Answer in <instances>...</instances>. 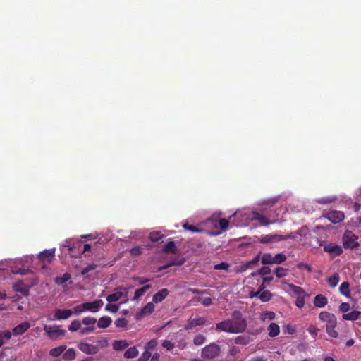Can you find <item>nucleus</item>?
<instances>
[{
    "label": "nucleus",
    "instance_id": "nucleus-36",
    "mask_svg": "<svg viewBox=\"0 0 361 361\" xmlns=\"http://www.w3.org/2000/svg\"><path fill=\"white\" fill-rule=\"evenodd\" d=\"M328 283H329V286L331 288H334L336 287L338 282H339V275L338 274L336 273L334 274V275H332L331 276H330L328 280Z\"/></svg>",
    "mask_w": 361,
    "mask_h": 361
},
{
    "label": "nucleus",
    "instance_id": "nucleus-37",
    "mask_svg": "<svg viewBox=\"0 0 361 361\" xmlns=\"http://www.w3.org/2000/svg\"><path fill=\"white\" fill-rule=\"evenodd\" d=\"M97 322V321L96 318L91 317H84L81 321L82 324L87 326H94V324H96Z\"/></svg>",
    "mask_w": 361,
    "mask_h": 361
},
{
    "label": "nucleus",
    "instance_id": "nucleus-58",
    "mask_svg": "<svg viewBox=\"0 0 361 361\" xmlns=\"http://www.w3.org/2000/svg\"><path fill=\"white\" fill-rule=\"evenodd\" d=\"M152 353L149 350H145L139 357L138 361H147L150 358Z\"/></svg>",
    "mask_w": 361,
    "mask_h": 361
},
{
    "label": "nucleus",
    "instance_id": "nucleus-60",
    "mask_svg": "<svg viewBox=\"0 0 361 361\" xmlns=\"http://www.w3.org/2000/svg\"><path fill=\"white\" fill-rule=\"evenodd\" d=\"M350 309V305L348 302H342L339 307V310L341 312L345 314Z\"/></svg>",
    "mask_w": 361,
    "mask_h": 361
},
{
    "label": "nucleus",
    "instance_id": "nucleus-10",
    "mask_svg": "<svg viewBox=\"0 0 361 361\" xmlns=\"http://www.w3.org/2000/svg\"><path fill=\"white\" fill-rule=\"evenodd\" d=\"M104 302L100 300H95L93 302H87L83 303V308L85 311H90L92 312H98L103 306Z\"/></svg>",
    "mask_w": 361,
    "mask_h": 361
},
{
    "label": "nucleus",
    "instance_id": "nucleus-53",
    "mask_svg": "<svg viewBox=\"0 0 361 361\" xmlns=\"http://www.w3.org/2000/svg\"><path fill=\"white\" fill-rule=\"evenodd\" d=\"M162 346L166 348L167 350H171L174 348L175 345L173 342L169 340H164L162 342Z\"/></svg>",
    "mask_w": 361,
    "mask_h": 361
},
{
    "label": "nucleus",
    "instance_id": "nucleus-23",
    "mask_svg": "<svg viewBox=\"0 0 361 361\" xmlns=\"http://www.w3.org/2000/svg\"><path fill=\"white\" fill-rule=\"evenodd\" d=\"M13 288L16 292L20 293L24 295H27L29 294L28 288L26 286H25L21 282L15 283L13 286Z\"/></svg>",
    "mask_w": 361,
    "mask_h": 361
},
{
    "label": "nucleus",
    "instance_id": "nucleus-7",
    "mask_svg": "<svg viewBox=\"0 0 361 361\" xmlns=\"http://www.w3.org/2000/svg\"><path fill=\"white\" fill-rule=\"evenodd\" d=\"M252 221H257L260 226H267L278 221L277 219L271 221L267 216L259 212L254 211L252 212Z\"/></svg>",
    "mask_w": 361,
    "mask_h": 361
},
{
    "label": "nucleus",
    "instance_id": "nucleus-51",
    "mask_svg": "<svg viewBox=\"0 0 361 361\" xmlns=\"http://www.w3.org/2000/svg\"><path fill=\"white\" fill-rule=\"evenodd\" d=\"M337 325V319L335 315H334L331 319H330L327 322H326V329L336 327Z\"/></svg>",
    "mask_w": 361,
    "mask_h": 361
},
{
    "label": "nucleus",
    "instance_id": "nucleus-29",
    "mask_svg": "<svg viewBox=\"0 0 361 361\" xmlns=\"http://www.w3.org/2000/svg\"><path fill=\"white\" fill-rule=\"evenodd\" d=\"M138 355V350L135 346L129 348L125 353L124 357L126 358H134Z\"/></svg>",
    "mask_w": 361,
    "mask_h": 361
},
{
    "label": "nucleus",
    "instance_id": "nucleus-49",
    "mask_svg": "<svg viewBox=\"0 0 361 361\" xmlns=\"http://www.w3.org/2000/svg\"><path fill=\"white\" fill-rule=\"evenodd\" d=\"M97 264H94V263H93V264H90V265H88V266H87V267H84V268L82 269V270L81 271V274H82V275H85V274H87L89 271L96 269H97Z\"/></svg>",
    "mask_w": 361,
    "mask_h": 361
},
{
    "label": "nucleus",
    "instance_id": "nucleus-45",
    "mask_svg": "<svg viewBox=\"0 0 361 361\" xmlns=\"http://www.w3.org/2000/svg\"><path fill=\"white\" fill-rule=\"evenodd\" d=\"M334 314L328 312L323 311L320 312L319 318L322 322H327Z\"/></svg>",
    "mask_w": 361,
    "mask_h": 361
},
{
    "label": "nucleus",
    "instance_id": "nucleus-3",
    "mask_svg": "<svg viewBox=\"0 0 361 361\" xmlns=\"http://www.w3.org/2000/svg\"><path fill=\"white\" fill-rule=\"evenodd\" d=\"M357 236L350 231H346L343 236V245L345 249H355L360 246Z\"/></svg>",
    "mask_w": 361,
    "mask_h": 361
},
{
    "label": "nucleus",
    "instance_id": "nucleus-20",
    "mask_svg": "<svg viewBox=\"0 0 361 361\" xmlns=\"http://www.w3.org/2000/svg\"><path fill=\"white\" fill-rule=\"evenodd\" d=\"M76 357V353L74 348H68L63 353L62 358L65 361H72Z\"/></svg>",
    "mask_w": 361,
    "mask_h": 361
},
{
    "label": "nucleus",
    "instance_id": "nucleus-40",
    "mask_svg": "<svg viewBox=\"0 0 361 361\" xmlns=\"http://www.w3.org/2000/svg\"><path fill=\"white\" fill-rule=\"evenodd\" d=\"M250 342V338L245 336H239L235 338V343L238 345H247Z\"/></svg>",
    "mask_w": 361,
    "mask_h": 361
},
{
    "label": "nucleus",
    "instance_id": "nucleus-2",
    "mask_svg": "<svg viewBox=\"0 0 361 361\" xmlns=\"http://www.w3.org/2000/svg\"><path fill=\"white\" fill-rule=\"evenodd\" d=\"M220 353V346L215 343H211L202 349L201 357L204 359L211 360L219 356Z\"/></svg>",
    "mask_w": 361,
    "mask_h": 361
},
{
    "label": "nucleus",
    "instance_id": "nucleus-14",
    "mask_svg": "<svg viewBox=\"0 0 361 361\" xmlns=\"http://www.w3.org/2000/svg\"><path fill=\"white\" fill-rule=\"evenodd\" d=\"M324 250L325 252L332 254L334 256H339L343 252V249L341 246L333 243L326 244L324 246Z\"/></svg>",
    "mask_w": 361,
    "mask_h": 361
},
{
    "label": "nucleus",
    "instance_id": "nucleus-12",
    "mask_svg": "<svg viewBox=\"0 0 361 361\" xmlns=\"http://www.w3.org/2000/svg\"><path fill=\"white\" fill-rule=\"evenodd\" d=\"M31 326V324L28 322H22L17 326H16L13 329V334L15 336L23 335L25 332H26L29 328Z\"/></svg>",
    "mask_w": 361,
    "mask_h": 361
},
{
    "label": "nucleus",
    "instance_id": "nucleus-25",
    "mask_svg": "<svg viewBox=\"0 0 361 361\" xmlns=\"http://www.w3.org/2000/svg\"><path fill=\"white\" fill-rule=\"evenodd\" d=\"M123 295V292L117 290L114 293L109 295L106 297V300L109 302H114L118 301Z\"/></svg>",
    "mask_w": 361,
    "mask_h": 361
},
{
    "label": "nucleus",
    "instance_id": "nucleus-30",
    "mask_svg": "<svg viewBox=\"0 0 361 361\" xmlns=\"http://www.w3.org/2000/svg\"><path fill=\"white\" fill-rule=\"evenodd\" d=\"M151 287H152V286H151L150 284H147V285H145L144 286H142V288L137 289V290L135 291V293H134V299H135V300L138 299L140 297H141L142 295H144V293H145L148 289H149Z\"/></svg>",
    "mask_w": 361,
    "mask_h": 361
},
{
    "label": "nucleus",
    "instance_id": "nucleus-47",
    "mask_svg": "<svg viewBox=\"0 0 361 361\" xmlns=\"http://www.w3.org/2000/svg\"><path fill=\"white\" fill-rule=\"evenodd\" d=\"M114 324L118 328H125L128 324V321L125 318H118Z\"/></svg>",
    "mask_w": 361,
    "mask_h": 361
},
{
    "label": "nucleus",
    "instance_id": "nucleus-15",
    "mask_svg": "<svg viewBox=\"0 0 361 361\" xmlns=\"http://www.w3.org/2000/svg\"><path fill=\"white\" fill-rule=\"evenodd\" d=\"M73 314L72 310H61L57 309L55 311L54 318L55 319L61 320V319H66L69 318Z\"/></svg>",
    "mask_w": 361,
    "mask_h": 361
},
{
    "label": "nucleus",
    "instance_id": "nucleus-48",
    "mask_svg": "<svg viewBox=\"0 0 361 361\" xmlns=\"http://www.w3.org/2000/svg\"><path fill=\"white\" fill-rule=\"evenodd\" d=\"M215 270H226L228 271L229 269V264L227 262H221L219 264H215L214 267Z\"/></svg>",
    "mask_w": 361,
    "mask_h": 361
},
{
    "label": "nucleus",
    "instance_id": "nucleus-19",
    "mask_svg": "<svg viewBox=\"0 0 361 361\" xmlns=\"http://www.w3.org/2000/svg\"><path fill=\"white\" fill-rule=\"evenodd\" d=\"M112 322V319L109 316H103L97 322V326L101 329L109 327Z\"/></svg>",
    "mask_w": 361,
    "mask_h": 361
},
{
    "label": "nucleus",
    "instance_id": "nucleus-24",
    "mask_svg": "<svg viewBox=\"0 0 361 361\" xmlns=\"http://www.w3.org/2000/svg\"><path fill=\"white\" fill-rule=\"evenodd\" d=\"M162 250L165 253H176L177 251L176 243L173 241H169L164 246Z\"/></svg>",
    "mask_w": 361,
    "mask_h": 361
},
{
    "label": "nucleus",
    "instance_id": "nucleus-33",
    "mask_svg": "<svg viewBox=\"0 0 361 361\" xmlns=\"http://www.w3.org/2000/svg\"><path fill=\"white\" fill-rule=\"evenodd\" d=\"M154 305H153V303L152 302H148L141 310L140 315L141 316H144V315H146V314H151L154 311Z\"/></svg>",
    "mask_w": 361,
    "mask_h": 361
},
{
    "label": "nucleus",
    "instance_id": "nucleus-16",
    "mask_svg": "<svg viewBox=\"0 0 361 361\" xmlns=\"http://www.w3.org/2000/svg\"><path fill=\"white\" fill-rule=\"evenodd\" d=\"M264 286L263 284L260 286V289L255 292V295H259V298L262 302H268L271 299V293L269 290H263Z\"/></svg>",
    "mask_w": 361,
    "mask_h": 361
},
{
    "label": "nucleus",
    "instance_id": "nucleus-55",
    "mask_svg": "<svg viewBox=\"0 0 361 361\" xmlns=\"http://www.w3.org/2000/svg\"><path fill=\"white\" fill-rule=\"evenodd\" d=\"M157 345V341L154 339L150 340L149 342L147 343L145 345V349L147 350L154 349Z\"/></svg>",
    "mask_w": 361,
    "mask_h": 361
},
{
    "label": "nucleus",
    "instance_id": "nucleus-21",
    "mask_svg": "<svg viewBox=\"0 0 361 361\" xmlns=\"http://www.w3.org/2000/svg\"><path fill=\"white\" fill-rule=\"evenodd\" d=\"M267 330L269 331V336L270 337H275L278 336L280 333L279 326L274 322H272L269 325Z\"/></svg>",
    "mask_w": 361,
    "mask_h": 361
},
{
    "label": "nucleus",
    "instance_id": "nucleus-18",
    "mask_svg": "<svg viewBox=\"0 0 361 361\" xmlns=\"http://www.w3.org/2000/svg\"><path fill=\"white\" fill-rule=\"evenodd\" d=\"M328 302L326 297L322 294H318L314 300V305L319 308L324 307Z\"/></svg>",
    "mask_w": 361,
    "mask_h": 361
},
{
    "label": "nucleus",
    "instance_id": "nucleus-46",
    "mask_svg": "<svg viewBox=\"0 0 361 361\" xmlns=\"http://www.w3.org/2000/svg\"><path fill=\"white\" fill-rule=\"evenodd\" d=\"M118 310H119V305H116V304L109 303L105 307V310L112 312V313L117 312L118 311Z\"/></svg>",
    "mask_w": 361,
    "mask_h": 361
},
{
    "label": "nucleus",
    "instance_id": "nucleus-22",
    "mask_svg": "<svg viewBox=\"0 0 361 361\" xmlns=\"http://www.w3.org/2000/svg\"><path fill=\"white\" fill-rule=\"evenodd\" d=\"M361 314V312L353 310L349 313L343 314L342 317L344 320L355 321Z\"/></svg>",
    "mask_w": 361,
    "mask_h": 361
},
{
    "label": "nucleus",
    "instance_id": "nucleus-8",
    "mask_svg": "<svg viewBox=\"0 0 361 361\" xmlns=\"http://www.w3.org/2000/svg\"><path fill=\"white\" fill-rule=\"evenodd\" d=\"M55 252V248L45 250L39 254L38 259L42 263H51L54 259Z\"/></svg>",
    "mask_w": 361,
    "mask_h": 361
},
{
    "label": "nucleus",
    "instance_id": "nucleus-11",
    "mask_svg": "<svg viewBox=\"0 0 361 361\" xmlns=\"http://www.w3.org/2000/svg\"><path fill=\"white\" fill-rule=\"evenodd\" d=\"M206 323V319L204 317H199L194 319H190L188 320L185 325V329L189 330L197 326H201Z\"/></svg>",
    "mask_w": 361,
    "mask_h": 361
},
{
    "label": "nucleus",
    "instance_id": "nucleus-32",
    "mask_svg": "<svg viewBox=\"0 0 361 361\" xmlns=\"http://www.w3.org/2000/svg\"><path fill=\"white\" fill-rule=\"evenodd\" d=\"M71 276L69 273H64L61 276H57L55 279V282L58 285H62L69 281Z\"/></svg>",
    "mask_w": 361,
    "mask_h": 361
},
{
    "label": "nucleus",
    "instance_id": "nucleus-39",
    "mask_svg": "<svg viewBox=\"0 0 361 361\" xmlns=\"http://www.w3.org/2000/svg\"><path fill=\"white\" fill-rule=\"evenodd\" d=\"M205 341H206V337L200 334L195 336V337L193 338V343L195 345H198V346L203 345L205 343Z\"/></svg>",
    "mask_w": 361,
    "mask_h": 361
},
{
    "label": "nucleus",
    "instance_id": "nucleus-57",
    "mask_svg": "<svg viewBox=\"0 0 361 361\" xmlns=\"http://www.w3.org/2000/svg\"><path fill=\"white\" fill-rule=\"evenodd\" d=\"M305 296H300L296 298L295 305L300 309L302 308L305 305Z\"/></svg>",
    "mask_w": 361,
    "mask_h": 361
},
{
    "label": "nucleus",
    "instance_id": "nucleus-17",
    "mask_svg": "<svg viewBox=\"0 0 361 361\" xmlns=\"http://www.w3.org/2000/svg\"><path fill=\"white\" fill-rule=\"evenodd\" d=\"M169 293V291L167 288H162L154 295L152 298L153 302L159 303L162 302L168 296Z\"/></svg>",
    "mask_w": 361,
    "mask_h": 361
},
{
    "label": "nucleus",
    "instance_id": "nucleus-54",
    "mask_svg": "<svg viewBox=\"0 0 361 361\" xmlns=\"http://www.w3.org/2000/svg\"><path fill=\"white\" fill-rule=\"evenodd\" d=\"M219 224L221 230L226 231L229 225V221L226 219H221L219 221Z\"/></svg>",
    "mask_w": 361,
    "mask_h": 361
},
{
    "label": "nucleus",
    "instance_id": "nucleus-63",
    "mask_svg": "<svg viewBox=\"0 0 361 361\" xmlns=\"http://www.w3.org/2000/svg\"><path fill=\"white\" fill-rule=\"evenodd\" d=\"M259 259H260V255L259 254L252 260L248 262L246 264H245V268L247 269L252 265L257 264L258 263V262L259 261Z\"/></svg>",
    "mask_w": 361,
    "mask_h": 361
},
{
    "label": "nucleus",
    "instance_id": "nucleus-56",
    "mask_svg": "<svg viewBox=\"0 0 361 361\" xmlns=\"http://www.w3.org/2000/svg\"><path fill=\"white\" fill-rule=\"evenodd\" d=\"M307 331L314 338H317L319 332V329H317L314 326H310L309 328L307 329Z\"/></svg>",
    "mask_w": 361,
    "mask_h": 361
},
{
    "label": "nucleus",
    "instance_id": "nucleus-28",
    "mask_svg": "<svg viewBox=\"0 0 361 361\" xmlns=\"http://www.w3.org/2000/svg\"><path fill=\"white\" fill-rule=\"evenodd\" d=\"M66 345H60L50 350L49 355L53 357H59V355L63 354V353L66 350Z\"/></svg>",
    "mask_w": 361,
    "mask_h": 361
},
{
    "label": "nucleus",
    "instance_id": "nucleus-42",
    "mask_svg": "<svg viewBox=\"0 0 361 361\" xmlns=\"http://www.w3.org/2000/svg\"><path fill=\"white\" fill-rule=\"evenodd\" d=\"M275 313L271 311H265L261 314V319L264 321L266 319L273 320L275 319Z\"/></svg>",
    "mask_w": 361,
    "mask_h": 361
},
{
    "label": "nucleus",
    "instance_id": "nucleus-13",
    "mask_svg": "<svg viewBox=\"0 0 361 361\" xmlns=\"http://www.w3.org/2000/svg\"><path fill=\"white\" fill-rule=\"evenodd\" d=\"M327 219L334 224L339 223L344 219V214L341 211H331L326 215Z\"/></svg>",
    "mask_w": 361,
    "mask_h": 361
},
{
    "label": "nucleus",
    "instance_id": "nucleus-38",
    "mask_svg": "<svg viewBox=\"0 0 361 361\" xmlns=\"http://www.w3.org/2000/svg\"><path fill=\"white\" fill-rule=\"evenodd\" d=\"M82 322L78 320H73L68 326V330L71 332H75L81 329Z\"/></svg>",
    "mask_w": 361,
    "mask_h": 361
},
{
    "label": "nucleus",
    "instance_id": "nucleus-5",
    "mask_svg": "<svg viewBox=\"0 0 361 361\" xmlns=\"http://www.w3.org/2000/svg\"><path fill=\"white\" fill-rule=\"evenodd\" d=\"M44 330L51 339L56 338L59 336H65L66 334V331L65 329H61L59 326L44 325Z\"/></svg>",
    "mask_w": 361,
    "mask_h": 361
},
{
    "label": "nucleus",
    "instance_id": "nucleus-35",
    "mask_svg": "<svg viewBox=\"0 0 361 361\" xmlns=\"http://www.w3.org/2000/svg\"><path fill=\"white\" fill-rule=\"evenodd\" d=\"M263 264H273L274 256L271 253H264L261 258Z\"/></svg>",
    "mask_w": 361,
    "mask_h": 361
},
{
    "label": "nucleus",
    "instance_id": "nucleus-61",
    "mask_svg": "<svg viewBox=\"0 0 361 361\" xmlns=\"http://www.w3.org/2000/svg\"><path fill=\"white\" fill-rule=\"evenodd\" d=\"M130 252L133 256H137L142 254V248L140 246H136L130 250Z\"/></svg>",
    "mask_w": 361,
    "mask_h": 361
},
{
    "label": "nucleus",
    "instance_id": "nucleus-43",
    "mask_svg": "<svg viewBox=\"0 0 361 361\" xmlns=\"http://www.w3.org/2000/svg\"><path fill=\"white\" fill-rule=\"evenodd\" d=\"M183 227L185 229V230H188L192 233H200V232H202L203 231V229L202 228H200L195 226H193V225H190L188 224V223H185L183 224Z\"/></svg>",
    "mask_w": 361,
    "mask_h": 361
},
{
    "label": "nucleus",
    "instance_id": "nucleus-6",
    "mask_svg": "<svg viewBox=\"0 0 361 361\" xmlns=\"http://www.w3.org/2000/svg\"><path fill=\"white\" fill-rule=\"evenodd\" d=\"M78 348L82 353L90 355H94L99 352V346L83 341L78 343Z\"/></svg>",
    "mask_w": 361,
    "mask_h": 361
},
{
    "label": "nucleus",
    "instance_id": "nucleus-50",
    "mask_svg": "<svg viewBox=\"0 0 361 361\" xmlns=\"http://www.w3.org/2000/svg\"><path fill=\"white\" fill-rule=\"evenodd\" d=\"M279 200L278 197H273L270 199L265 200L262 202L263 205H267L271 207L274 205Z\"/></svg>",
    "mask_w": 361,
    "mask_h": 361
},
{
    "label": "nucleus",
    "instance_id": "nucleus-59",
    "mask_svg": "<svg viewBox=\"0 0 361 361\" xmlns=\"http://www.w3.org/2000/svg\"><path fill=\"white\" fill-rule=\"evenodd\" d=\"M334 329L335 327L326 328V331L330 337L337 338L338 333Z\"/></svg>",
    "mask_w": 361,
    "mask_h": 361
},
{
    "label": "nucleus",
    "instance_id": "nucleus-4",
    "mask_svg": "<svg viewBox=\"0 0 361 361\" xmlns=\"http://www.w3.org/2000/svg\"><path fill=\"white\" fill-rule=\"evenodd\" d=\"M293 233L288 235L269 234L262 235L259 240L261 243L266 244L269 243L279 242L281 240L293 238Z\"/></svg>",
    "mask_w": 361,
    "mask_h": 361
},
{
    "label": "nucleus",
    "instance_id": "nucleus-1",
    "mask_svg": "<svg viewBox=\"0 0 361 361\" xmlns=\"http://www.w3.org/2000/svg\"><path fill=\"white\" fill-rule=\"evenodd\" d=\"M233 319H227L216 324V330L230 334H239L245 331L247 326V321L243 318L240 311L235 310L232 313Z\"/></svg>",
    "mask_w": 361,
    "mask_h": 361
},
{
    "label": "nucleus",
    "instance_id": "nucleus-64",
    "mask_svg": "<svg viewBox=\"0 0 361 361\" xmlns=\"http://www.w3.org/2000/svg\"><path fill=\"white\" fill-rule=\"evenodd\" d=\"M94 330H95L94 326H86L84 328H81L80 333L81 335H85V334L91 333V332H93Z\"/></svg>",
    "mask_w": 361,
    "mask_h": 361
},
{
    "label": "nucleus",
    "instance_id": "nucleus-31",
    "mask_svg": "<svg viewBox=\"0 0 361 361\" xmlns=\"http://www.w3.org/2000/svg\"><path fill=\"white\" fill-rule=\"evenodd\" d=\"M349 287L350 284L348 281L343 282L339 287L340 293L345 296H349L350 293Z\"/></svg>",
    "mask_w": 361,
    "mask_h": 361
},
{
    "label": "nucleus",
    "instance_id": "nucleus-41",
    "mask_svg": "<svg viewBox=\"0 0 361 361\" xmlns=\"http://www.w3.org/2000/svg\"><path fill=\"white\" fill-rule=\"evenodd\" d=\"M288 271V269H285L282 267H278L275 269V274L278 278H282V277L286 276Z\"/></svg>",
    "mask_w": 361,
    "mask_h": 361
},
{
    "label": "nucleus",
    "instance_id": "nucleus-9",
    "mask_svg": "<svg viewBox=\"0 0 361 361\" xmlns=\"http://www.w3.org/2000/svg\"><path fill=\"white\" fill-rule=\"evenodd\" d=\"M79 243L75 242L71 239L66 240L65 243L61 246V251L64 252L66 250L68 251V255L71 257H78L80 254L76 255L72 253V252L76 248V245Z\"/></svg>",
    "mask_w": 361,
    "mask_h": 361
},
{
    "label": "nucleus",
    "instance_id": "nucleus-26",
    "mask_svg": "<svg viewBox=\"0 0 361 361\" xmlns=\"http://www.w3.org/2000/svg\"><path fill=\"white\" fill-rule=\"evenodd\" d=\"M128 346V343L125 340H118L113 343V348L115 350H122Z\"/></svg>",
    "mask_w": 361,
    "mask_h": 361
},
{
    "label": "nucleus",
    "instance_id": "nucleus-52",
    "mask_svg": "<svg viewBox=\"0 0 361 361\" xmlns=\"http://www.w3.org/2000/svg\"><path fill=\"white\" fill-rule=\"evenodd\" d=\"M12 334H13V332L11 333L8 330L3 331L0 332V337H1V340H3V341L4 338L6 340H9L11 338Z\"/></svg>",
    "mask_w": 361,
    "mask_h": 361
},
{
    "label": "nucleus",
    "instance_id": "nucleus-62",
    "mask_svg": "<svg viewBox=\"0 0 361 361\" xmlns=\"http://www.w3.org/2000/svg\"><path fill=\"white\" fill-rule=\"evenodd\" d=\"M72 310H73V313L75 314L76 315H79L82 312L85 311V309L83 308V303L74 307Z\"/></svg>",
    "mask_w": 361,
    "mask_h": 361
},
{
    "label": "nucleus",
    "instance_id": "nucleus-34",
    "mask_svg": "<svg viewBox=\"0 0 361 361\" xmlns=\"http://www.w3.org/2000/svg\"><path fill=\"white\" fill-rule=\"evenodd\" d=\"M164 237L163 234L160 231H154L151 232L149 235V239L152 242H158L159 240L162 239Z\"/></svg>",
    "mask_w": 361,
    "mask_h": 361
},
{
    "label": "nucleus",
    "instance_id": "nucleus-44",
    "mask_svg": "<svg viewBox=\"0 0 361 361\" xmlns=\"http://www.w3.org/2000/svg\"><path fill=\"white\" fill-rule=\"evenodd\" d=\"M286 256L283 253H278L274 256V264H281L286 260Z\"/></svg>",
    "mask_w": 361,
    "mask_h": 361
},
{
    "label": "nucleus",
    "instance_id": "nucleus-27",
    "mask_svg": "<svg viewBox=\"0 0 361 361\" xmlns=\"http://www.w3.org/2000/svg\"><path fill=\"white\" fill-rule=\"evenodd\" d=\"M288 285L290 290L297 295V297L307 295L305 290L301 287L295 286L293 283H288Z\"/></svg>",
    "mask_w": 361,
    "mask_h": 361
}]
</instances>
